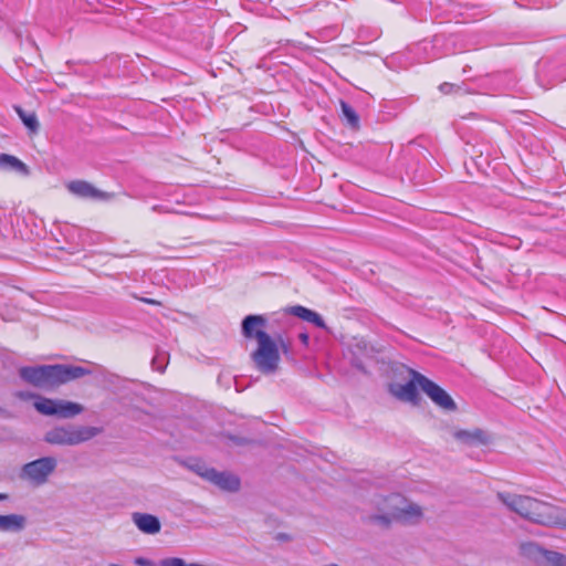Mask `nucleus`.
Here are the masks:
<instances>
[{
	"label": "nucleus",
	"mask_w": 566,
	"mask_h": 566,
	"mask_svg": "<svg viewBox=\"0 0 566 566\" xmlns=\"http://www.w3.org/2000/svg\"><path fill=\"white\" fill-rule=\"evenodd\" d=\"M499 500L511 511L534 523L566 528L564 509L537 499L507 492L497 493Z\"/></svg>",
	"instance_id": "obj_1"
},
{
	"label": "nucleus",
	"mask_w": 566,
	"mask_h": 566,
	"mask_svg": "<svg viewBox=\"0 0 566 566\" xmlns=\"http://www.w3.org/2000/svg\"><path fill=\"white\" fill-rule=\"evenodd\" d=\"M90 373L88 369L82 366L63 364L24 366L19 369L21 379L38 388H53Z\"/></svg>",
	"instance_id": "obj_2"
},
{
	"label": "nucleus",
	"mask_w": 566,
	"mask_h": 566,
	"mask_svg": "<svg viewBox=\"0 0 566 566\" xmlns=\"http://www.w3.org/2000/svg\"><path fill=\"white\" fill-rule=\"evenodd\" d=\"M379 513L368 516L371 524L388 528L392 522L416 523L422 516L421 507L399 493H391L377 503Z\"/></svg>",
	"instance_id": "obj_3"
},
{
	"label": "nucleus",
	"mask_w": 566,
	"mask_h": 566,
	"mask_svg": "<svg viewBox=\"0 0 566 566\" xmlns=\"http://www.w3.org/2000/svg\"><path fill=\"white\" fill-rule=\"evenodd\" d=\"M99 429L88 426H60L46 431L44 441L53 446H76L99 433Z\"/></svg>",
	"instance_id": "obj_4"
},
{
	"label": "nucleus",
	"mask_w": 566,
	"mask_h": 566,
	"mask_svg": "<svg viewBox=\"0 0 566 566\" xmlns=\"http://www.w3.org/2000/svg\"><path fill=\"white\" fill-rule=\"evenodd\" d=\"M256 349L251 354L255 368L265 375L274 374L280 364V352L276 343L269 334H259Z\"/></svg>",
	"instance_id": "obj_5"
},
{
	"label": "nucleus",
	"mask_w": 566,
	"mask_h": 566,
	"mask_svg": "<svg viewBox=\"0 0 566 566\" xmlns=\"http://www.w3.org/2000/svg\"><path fill=\"white\" fill-rule=\"evenodd\" d=\"M57 460L54 457H42L25 463L21 468L20 478L34 485H43L55 471Z\"/></svg>",
	"instance_id": "obj_6"
},
{
	"label": "nucleus",
	"mask_w": 566,
	"mask_h": 566,
	"mask_svg": "<svg viewBox=\"0 0 566 566\" xmlns=\"http://www.w3.org/2000/svg\"><path fill=\"white\" fill-rule=\"evenodd\" d=\"M34 408L42 415L56 416L64 419L72 418L83 411V407L80 403L41 396L36 397Z\"/></svg>",
	"instance_id": "obj_7"
},
{
	"label": "nucleus",
	"mask_w": 566,
	"mask_h": 566,
	"mask_svg": "<svg viewBox=\"0 0 566 566\" xmlns=\"http://www.w3.org/2000/svg\"><path fill=\"white\" fill-rule=\"evenodd\" d=\"M193 470L203 479L217 485L219 489L228 492H235L240 489V479L229 472H220L213 468H207L205 464L197 463Z\"/></svg>",
	"instance_id": "obj_8"
},
{
	"label": "nucleus",
	"mask_w": 566,
	"mask_h": 566,
	"mask_svg": "<svg viewBox=\"0 0 566 566\" xmlns=\"http://www.w3.org/2000/svg\"><path fill=\"white\" fill-rule=\"evenodd\" d=\"M416 379L419 382V388L432 400L434 405L446 411H454L457 409V405L452 397L438 384L424 375H417Z\"/></svg>",
	"instance_id": "obj_9"
},
{
	"label": "nucleus",
	"mask_w": 566,
	"mask_h": 566,
	"mask_svg": "<svg viewBox=\"0 0 566 566\" xmlns=\"http://www.w3.org/2000/svg\"><path fill=\"white\" fill-rule=\"evenodd\" d=\"M66 188L73 196L81 199L107 201L114 197V195L102 191L85 180H72L66 185Z\"/></svg>",
	"instance_id": "obj_10"
},
{
	"label": "nucleus",
	"mask_w": 566,
	"mask_h": 566,
	"mask_svg": "<svg viewBox=\"0 0 566 566\" xmlns=\"http://www.w3.org/2000/svg\"><path fill=\"white\" fill-rule=\"evenodd\" d=\"M411 379L406 384L391 386L390 391L394 396L403 401L417 403L419 400L418 387L419 382L416 379L417 375H421L419 371L410 370Z\"/></svg>",
	"instance_id": "obj_11"
},
{
	"label": "nucleus",
	"mask_w": 566,
	"mask_h": 566,
	"mask_svg": "<svg viewBox=\"0 0 566 566\" xmlns=\"http://www.w3.org/2000/svg\"><path fill=\"white\" fill-rule=\"evenodd\" d=\"M266 318L263 315H247L241 323V333L247 339L260 340L259 334H268L264 331Z\"/></svg>",
	"instance_id": "obj_12"
},
{
	"label": "nucleus",
	"mask_w": 566,
	"mask_h": 566,
	"mask_svg": "<svg viewBox=\"0 0 566 566\" xmlns=\"http://www.w3.org/2000/svg\"><path fill=\"white\" fill-rule=\"evenodd\" d=\"M133 522L145 534H157L161 527L159 518L148 513H134Z\"/></svg>",
	"instance_id": "obj_13"
},
{
	"label": "nucleus",
	"mask_w": 566,
	"mask_h": 566,
	"mask_svg": "<svg viewBox=\"0 0 566 566\" xmlns=\"http://www.w3.org/2000/svg\"><path fill=\"white\" fill-rule=\"evenodd\" d=\"M520 552L524 557L539 565H544L548 558V554L552 551L545 549L533 542H526L521 544Z\"/></svg>",
	"instance_id": "obj_14"
},
{
	"label": "nucleus",
	"mask_w": 566,
	"mask_h": 566,
	"mask_svg": "<svg viewBox=\"0 0 566 566\" xmlns=\"http://www.w3.org/2000/svg\"><path fill=\"white\" fill-rule=\"evenodd\" d=\"M0 169L4 171H12L20 176H29L30 174L29 167L23 161L18 157L8 154L0 155Z\"/></svg>",
	"instance_id": "obj_15"
},
{
	"label": "nucleus",
	"mask_w": 566,
	"mask_h": 566,
	"mask_svg": "<svg viewBox=\"0 0 566 566\" xmlns=\"http://www.w3.org/2000/svg\"><path fill=\"white\" fill-rule=\"evenodd\" d=\"M454 437L469 446H479V444H488L489 436L482 429H474L472 431L469 430H458L454 433Z\"/></svg>",
	"instance_id": "obj_16"
},
{
	"label": "nucleus",
	"mask_w": 566,
	"mask_h": 566,
	"mask_svg": "<svg viewBox=\"0 0 566 566\" xmlns=\"http://www.w3.org/2000/svg\"><path fill=\"white\" fill-rule=\"evenodd\" d=\"M291 313L305 322L312 323L316 327H325V323L322 316L307 307H304L302 305H295L291 308Z\"/></svg>",
	"instance_id": "obj_17"
},
{
	"label": "nucleus",
	"mask_w": 566,
	"mask_h": 566,
	"mask_svg": "<svg viewBox=\"0 0 566 566\" xmlns=\"http://www.w3.org/2000/svg\"><path fill=\"white\" fill-rule=\"evenodd\" d=\"M25 518L18 514L0 515L1 532H20L24 527Z\"/></svg>",
	"instance_id": "obj_18"
},
{
	"label": "nucleus",
	"mask_w": 566,
	"mask_h": 566,
	"mask_svg": "<svg viewBox=\"0 0 566 566\" xmlns=\"http://www.w3.org/2000/svg\"><path fill=\"white\" fill-rule=\"evenodd\" d=\"M340 116L343 120H346L347 125L352 128L359 126V116L354 107L345 101H340Z\"/></svg>",
	"instance_id": "obj_19"
},
{
	"label": "nucleus",
	"mask_w": 566,
	"mask_h": 566,
	"mask_svg": "<svg viewBox=\"0 0 566 566\" xmlns=\"http://www.w3.org/2000/svg\"><path fill=\"white\" fill-rule=\"evenodd\" d=\"M14 109L17 114L19 115L20 119L22 120L23 125L30 130V133L35 134L38 133L40 125L38 117L34 113H28L20 106H14Z\"/></svg>",
	"instance_id": "obj_20"
},
{
	"label": "nucleus",
	"mask_w": 566,
	"mask_h": 566,
	"mask_svg": "<svg viewBox=\"0 0 566 566\" xmlns=\"http://www.w3.org/2000/svg\"><path fill=\"white\" fill-rule=\"evenodd\" d=\"M545 566H566V555L552 551L548 554V558Z\"/></svg>",
	"instance_id": "obj_21"
},
{
	"label": "nucleus",
	"mask_w": 566,
	"mask_h": 566,
	"mask_svg": "<svg viewBox=\"0 0 566 566\" xmlns=\"http://www.w3.org/2000/svg\"><path fill=\"white\" fill-rule=\"evenodd\" d=\"M151 366L155 370L159 371V373H164L165 368H166V355L163 354H158L156 355L153 360H151Z\"/></svg>",
	"instance_id": "obj_22"
},
{
	"label": "nucleus",
	"mask_w": 566,
	"mask_h": 566,
	"mask_svg": "<svg viewBox=\"0 0 566 566\" xmlns=\"http://www.w3.org/2000/svg\"><path fill=\"white\" fill-rule=\"evenodd\" d=\"M439 90L443 94H451V93H459V92H461L462 87L460 85H455V84L446 82V83H442L439 86Z\"/></svg>",
	"instance_id": "obj_23"
},
{
	"label": "nucleus",
	"mask_w": 566,
	"mask_h": 566,
	"mask_svg": "<svg viewBox=\"0 0 566 566\" xmlns=\"http://www.w3.org/2000/svg\"><path fill=\"white\" fill-rule=\"evenodd\" d=\"M135 564L138 566H155V563L150 559H147L145 557H137L135 559Z\"/></svg>",
	"instance_id": "obj_24"
},
{
	"label": "nucleus",
	"mask_w": 566,
	"mask_h": 566,
	"mask_svg": "<svg viewBox=\"0 0 566 566\" xmlns=\"http://www.w3.org/2000/svg\"><path fill=\"white\" fill-rule=\"evenodd\" d=\"M353 365H354L357 369L365 371V367H364V365L361 364V361H359V360H355V361L353 363Z\"/></svg>",
	"instance_id": "obj_25"
},
{
	"label": "nucleus",
	"mask_w": 566,
	"mask_h": 566,
	"mask_svg": "<svg viewBox=\"0 0 566 566\" xmlns=\"http://www.w3.org/2000/svg\"><path fill=\"white\" fill-rule=\"evenodd\" d=\"M441 40H442V36H440V35L434 36V39L432 41L433 46H437L441 42Z\"/></svg>",
	"instance_id": "obj_26"
},
{
	"label": "nucleus",
	"mask_w": 566,
	"mask_h": 566,
	"mask_svg": "<svg viewBox=\"0 0 566 566\" xmlns=\"http://www.w3.org/2000/svg\"><path fill=\"white\" fill-rule=\"evenodd\" d=\"M300 338L304 344H307L308 342V335L307 334H300Z\"/></svg>",
	"instance_id": "obj_27"
},
{
	"label": "nucleus",
	"mask_w": 566,
	"mask_h": 566,
	"mask_svg": "<svg viewBox=\"0 0 566 566\" xmlns=\"http://www.w3.org/2000/svg\"><path fill=\"white\" fill-rule=\"evenodd\" d=\"M143 301L148 304H157V302L155 300H150V298H143Z\"/></svg>",
	"instance_id": "obj_28"
},
{
	"label": "nucleus",
	"mask_w": 566,
	"mask_h": 566,
	"mask_svg": "<svg viewBox=\"0 0 566 566\" xmlns=\"http://www.w3.org/2000/svg\"><path fill=\"white\" fill-rule=\"evenodd\" d=\"M429 44H430V43H429V42H427V41L422 42V46H423V49H427V46H428Z\"/></svg>",
	"instance_id": "obj_29"
},
{
	"label": "nucleus",
	"mask_w": 566,
	"mask_h": 566,
	"mask_svg": "<svg viewBox=\"0 0 566 566\" xmlns=\"http://www.w3.org/2000/svg\"><path fill=\"white\" fill-rule=\"evenodd\" d=\"M6 499H7V495H6V494L0 493V501L6 500Z\"/></svg>",
	"instance_id": "obj_30"
}]
</instances>
